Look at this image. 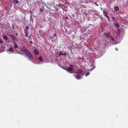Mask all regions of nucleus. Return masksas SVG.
I'll return each mask as SVG.
<instances>
[{
  "instance_id": "21",
  "label": "nucleus",
  "mask_w": 128,
  "mask_h": 128,
  "mask_svg": "<svg viewBox=\"0 0 128 128\" xmlns=\"http://www.w3.org/2000/svg\"><path fill=\"white\" fill-rule=\"evenodd\" d=\"M24 34H25V36L26 37L28 38V33H24Z\"/></svg>"
},
{
  "instance_id": "15",
  "label": "nucleus",
  "mask_w": 128,
  "mask_h": 128,
  "mask_svg": "<svg viewBox=\"0 0 128 128\" xmlns=\"http://www.w3.org/2000/svg\"><path fill=\"white\" fill-rule=\"evenodd\" d=\"M14 48L16 49V48H18V46L17 44L15 42H14Z\"/></svg>"
},
{
  "instance_id": "14",
  "label": "nucleus",
  "mask_w": 128,
  "mask_h": 128,
  "mask_svg": "<svg viewBox=\"0 0 128 128\" xmlns=\"http://www.w3.org/2000/svg\"><path fill=\"white\" fill-rule=\"evenodd\" d=\"M19 1L18 0H13V2L14 4H18L19 3Z\"/></svg>"
},
{
  "instance_id": "2",
  "label": "nucleus",
  "mask_w": 128,
  "mask_h": 128,
  "mask_svg": "<svg viewBox=\"0 0 128 128\" xmlns=\"http://www.w3.org/2000/svg\"><path fill=\"white\" fill-rule=\"evenodd\" d=\"M20 51L26 54L29 51L24 46L20 48Z\"/></svg>"
},
{
  "instance_id": "13",
  "label": "nucleus",
  "mask_w": 128,
  "mask_h": 128,
  "mask_svg": "<svg viewBox=\"0 0 128 128\" xmlns=\"http://www.w3.org/2000/svg\"><path fill=\"white\" fill-rule=\"evenodd\" d=\"M81 75H80V74H77L76 76V79L78 80H79L81 78Z\"/></svg>"
},
{
  "instance_id": "17",
  "label": "nucleus",
  "mask_w": 128,
  "mask_h": 128,
  "mask_svg": "<svg viewBox=\"0 0 128 128\" xmlns=\"http://www.w3.org/2000/svg\"><path fill=\"white\" fill-rule=\"evenodd\" d=\"M119 25L117 23H116L115 24V26L117 28H118L119 27Z\"/></svg>"
},
{
  "instance_id": "5",
  "label": "nucleus",
  "mask_w": 128,
  "mask_h": 128,
  "mask_svg": "<svg viewBox=\"0 0 128 128\" xmlns=\"http://www.w3.org/2000/svg\"><path fill=\"white\" fill-rule=\"evenodd\" d=\"M74 67V66L72 64H70V66L67 68L68 71L70 72V73H73V69Z\"/></svg>"
},
{
  "instance_id": "18",
  "label": "nucleus",
  "mask_w": 128,
  "mask_h": 128,
  "mask_svg": "<svg viewBox=\"0 0 128 128\" xmlns=\"http://www.w3.org/2000/svg\"><path fill=\"white\" fill-rule=\"evenodd\" d=\"M23 9L24 10H27L28 8H25L24 6H22Z\"/></svg>"
},
{
  "instance_id": "20",
  "label": "nucleus",
  "mask_w": 128,
  "mask_h": 128,
  "mask_svg": "<svg viewBox=\"0 0 128 128\" xmlns=\"http://www.w3.org/2000/svg\"><path fill=\"white\" fill-rule=\"evenodd\" d=\"M90 74V73L89 72H87L86 73L85 75L86 76H88Z\"/></svg>"
},
{
  "instance_id": "35",
  "label": "nucleus",
  "mask_w": 128,
  "mask_h": 128,
  "mask_svg": "<svg viewBox=\"0 0 128 128\" xmlns=\"http://www.w3.org/2000/svg\"><path fill=\"white\" fill-rule=\"evenodd\" d=\"M32 42H31V43H32Z\"/></svg>"
},
{
  "instance_id": "34",
  "label": "nucleus",
  "mask_w": 128,
  "mask_h": 128,
  "mask_svg": "<svg viewBox=\"0 0 128 128\" xmlns=\"http://www.w3.org/2000/svg\"><path fill=\"white\" fill-rule=\"evenodd\" d=\"M67 18H66V19H67Z\"/></svg>"
},
{
  "instance_id": "7",
  "label": "nucleus",
  "mask_w": 128,
  "mask_h": 128,
  "mask_svg": "<svg viewBox=\"0 0 128 128\" xmlns=\"http://www.w3.org/2000/svg\"><path fill=\"white\" fill-rule=\"evenodd\" d=\"M10 38L12 39L13 41H16V40L17 39L16 38L15 36L12 34H10Z\"/></svg>"
},
{
  "instance_id": "25",
  "label": "nucleus",
  "mask_w": 128,
  "mask_h": 128,
  "mask_svg": "<svg viewBox=\"0 0 128 128\" xmlns=\"http://www.w3.org/2000/svg\"><path fill=\"white\" fill-rule=\"evenodd\" d=\"M92 66H93V69H94V68H95V66L94 65H92Z\"/></svg>"
},
{
  "instance_id": "9",
  "label": "nucleus",
  "mask_w": 128,
  "mask_h": 128,
  "mask_svg": "<svg viewBox=\"0 0 128 128\" xmlns=\"http://www.w3.org/2000/svg\"><path fill=\"white\" fill-rule=\"evenodd\" d=\"M34 52L35 55H36V56H37V55H39L38 54H39V52L37 49L36 48L35 49V50H34Z\"/></svg>"
},
{
  "instance_id": "8",
  "label": "nucleus",
  "mask_w": 128,
  "mask_h": 128,
  "mask_svg": "<svg viewBox=\"0 0 128 128\" xmlns=\"http://www.w3.org/2000/svg\"><path fill=\"white\" fill-rule=\"evenodd\" d=\"M60 56L62 55L64 56H66V53L65 52H60L59 53Z\"/></svg>"
},
{
  "instance_id": "29",
  "label": "nucleus",
  "mask_w": 128,
  "mask_h": 128,
  "mask_svg": "<svg viewBox=\"0 0 128 128\" xmlns=\"http://www.w3.org/2000/svg\"><path fill=\"white\" fill-rule=\"evenodd\" d=\"M116 50H117V51L118 50V49H117L116 48Z\"/></svg>"
},
{
  "instance_id": "19",
  "label": "nucleus",
  "mask_w": 128,
  "mask_h": 128,
  "mask_svg": "<svg viewBox=\"0 0 128 128\" xmlns=\"http://www.w3.org/2000/svg\"><path fill=\"white\" fill-rule=\"evenodd\" d=\"M3 40L2 39H0V44H2L3 43V42L2 41Z\"/></svg>"
},
{
  "instance_id": "31",
  "label": "nucleus",
  "mask_w": 128,
  "mask_h": 128,
  "mask_svg": "<svg viewBox=\"0 0 128 128\" xmlns=\"http://www.w3.org/2000/svg\"><path fill=\"white\" fill-rule=\"evenodd\" d=\"M16 36H17L18 35L17 33H16Z\"/></svg>"
},
{
  "instance_id": "26",
  "label": "nucleus",
  "mask_w": 128,
  "mask_h": 128,
  "mask_svg": "<svg viewBox=\"0 0 128 128\" xmlns=\"http://www.w3.org/2000/svg\"><path fill=\"white\" fill-rule=\"evenodd\" d=\"M18 53L19 54H21L22 55H23V54H22V53H21V52H19Z\"/></svg>"
},
{
  "instance_id": "11",
  "label": "nucleus",
  "mask_w": 128,
  "mask_h": 128,
  "mask_svg": "<svg viewBox=\"0 0 128 128\" xmlns=\"http://www.w3.org/2000/svg\"><path fill=\"white\" fill-rule=\"evenodd\" d=\"M3 39L6 40H7L8 39V37L6 36L4 34L3 36Z\"/></svg>"
},
{
  "instance_id": "12",
  "label": "nucleus",
  "mask_w": 128,
  "mask_h": 128,
  "mask_svg": "<svg viewBox=\"0 0 128 128\" xmlns=\"http://www.w3.org/2000/svg\"><path fill=\"white\" fill-rule=\"evenodd\" d=\"M9 51L11 52H14V49L12 47H11L9 48Z\"/></svg>"
},
{
  "instance_id": "6",
  "label": "nucleus",
  "mask_w": 128,
  "mask_h": 128,
  "mask_svg": "<svg viewBox=\"0 0 128 128\" xmlns=\"http://www.w3.org/2000/svg\"><path fill=\"white\" fill-rule=\"evenodd\" d=\"M103 14L104 16L106 17L108 19L109 21L110 20V18L108 17V12L106 11H104L103 12Z\"/></svg>"
},
{
  "instance_id": "24",
  "label": "nucleus",
  "mask_w": 128,
  "mask_h": 128,
  "mask_svg": "<svg viewBox=\"0 0 128 128\" xmlns=\"http://www.w3.org/2000/svg\"><path fill=\"white\" fill-rule=\"evenodd\" d=\"M29 29V27L28 26H26V30H28V29Z\"/></svg>"
},
{
  "instance_id": "1",
  "label": "nucleus",
  "mask_w": 128,
  "mask_h": 128,
  "mask_svg": "<svg viewBox=\"0 0 128 128\" xmlns=\"http://www.w3.org/2000/svg\"><path fill=\"white\" fill-rule=\"evenodd\" d=\"M104 35L106 38H110V40L114 42L115 41L114 39L111 36L110 33H104Z\"/></svg>"
},
{
  "instance_id": "4",
  "label": "nucleus",
  "mask_w": 128,
  "mask_h": 128,
  "mask_svg": "<svg viewBox=\"0 0 128 128\" xmlns=\"http://www.w3.org/2000/svg\"><path fill=\"white\" fill-rule=\"evenodd\" d=\"M76 74H80V75L83 76L84 75V73L83 72V70L82 69L80 68L76 70Z\"/></svg>"
},
{
  "instance_id": "23",
  "label": "nucleus",
  "mask_w": 128,
  "mask_h": 128,
  "mask_svg": "<svg viewBox=\"0 0 128 128\" xmlns=\"http://www.w3.org/2000/svg\"><path fill=\"white\" fill-rule=\"evenodd\" d=\"M24 33H28V31L27 30H25L24 31Z\"/></svg>"
},
{
  "instance_id": "28",
  "label": "nucleus",
  "mask_w": 128,
  "mask_h": 128,
  "mask_svg": "<svg viewBox=\"0 0 128 128\" xmlns=\"http://www.w3.org/2000/svg\"><path fill=\"white\" fill-rule=\"evenodd\" d=\"M12 28L13 29H14V26H12Z\"/></svg>"
},
{
  "instance_id": "16",
  "label": "nucleus",
  "mask_w": 128,
  "mask_h": 128,
  "mask_svg": "<svg viewBox=\"0 0 128 128\" xmlns=\"http://www.w3.org/2000/svg\"><path fill=\"white\" fill-rule=\"evenodd\" d=\"M119 8L117 6H115L114 7V9L116 11H117L119 10Z\"/></svg>"
},
{
  "instance_id": "27",
  "label": "nucleus",
  "mask_w": 128,
  "mask_h": 128,
  "mask_svg": "<svg viewBox=\"0 0 128 128\" xmlns=\"http://www.w3.org/2000/svg\"><path fill=\"white\" fill-rule=\"evenodd\" d=\"M58 8H56V10H55V11H58Z\"/></svg>"
},
{
  "instance_id": "32",
  "label": "nucleus",
  "mask_w": 128,
  "mask_h": 128,
  "mask_svg": "<svg viewBox=\"0 0 128 128\" xmlns=\"http://www.w3.org/2000/svg\"><path fill=\"white\" fill-rule=\"evenodd\" d=\"M31 36H29L30 38H31Z\"/></svg>"
},
{
  "instance_id": "33",
  "label": "nucleus",
  "mask_w": 128,
  "mask_h": 128,
  "mask_svg": "<svg viewBox=\"0 0 128 128\" xmlns=\"http://www.w3.org/2000/svg\"><path fill=\"white\" fill-rule=\"evenodd\" d=\"M67 18H66V19H67Z\"/></svg>"
},
{
  "instance_id": "10",
  "label": "nucleus",
  "mask_w": 128,
  "mask_h": 128,
  "mask_svg": "<svg viewBox=\"0 0 128 128\" xmlns=\"http://www.w3.org/2000/svg\"><path fill=\"white\" fill-rule=\"evenodd\" d=\"M36 57L40 61L42 62V58L39 55H37Z\"/></svg>"
},
{
  "instance_id": "30",
  "label": "nucleus",
  "mask_w": 128,
  "mask_h": 128,
  "mask_svg": "<svg viewBox=\"0 0 128 128\" xmlns=\"http://www.w3.org/2000/svg\"><path fill=\"white\" fill-rule=\"evenodd\" d=\"M56 36V34H54V36Z\"/></svg>"
},
{
  "instance_id": "22",
  "label": "nucleus",
  "mask_w": 128,
  "mask_h": 128,
  "mask_svg": "<svg viewBox=\"0 0 128 128\" xmlns=\"http://www.w3.org/2000/svg\"><path fill=\"white\" fill-rule=\"evenodd\" d=\"M40 12H42L44 11V9L43 8H40Z\"/></svg>"
},
{
  "instance_id": "3",
  "label": "nucleus",
  "mask_w": 128,
  "mask_h": 128,
  "mask_svg": "<svg viewBox=\"0 0 128 128\" xmlns=\"http://www.w3.org/2000/svg\"><path fill=\"white\" fill-rule=\"evenodd\" d=\"M26 56L28 57V59L30 60H32L33 58V56L32 54L29 51L26 54Z\"/></svg>"
}]
</instances>
